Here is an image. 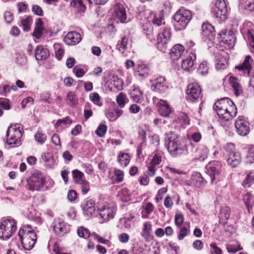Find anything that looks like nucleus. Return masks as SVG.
Here are the masks:
<instances>
[{"label":"nucleus","instance_id":"1","mask_svg":"<svg viewBox=\"0 0 254 254\" xmlns=\"http://www.w3.org/2000/svg\"><path fill=\"white\" fill-rule=\"evenodd\" d=\"M165 145L168 151L173 157L188 154V147L179 135L173 131H169L165 134Z\"/></svg>","mask_w":254,"mask_h":254},{"label":"nucleus","instance_id":"2","mask_svg":"<svg viewBox=\"0 0 254 254\" xmlns=\"http://www.w3.org/2000/svg\"><path fill=\"white\" fill-rule=\"evenodd\" d=\"M153 24L157 26H161L157 38V48L162 52H165L167 44L171 37L170 28L165 25V22L162 13L155 15L153 20Z\"/></svg>","mask_w":254,"mask_h":254},{"label":"nucleus","instance_id":"3","mask_svg":"<svg viewBox=\"0 0 254 254\" xmlns=\"http://www.w3.org/2000/svg\"><path fill=\"white\" fill-rule=\"evenodd\" d=\"M214 110L219 118L224 121H229L235 117L237 109L234 102L228 98H222L215 103Z\"/></svg>","mask_w":254,"mask_h":254},{"label":"nucleus","instance_id":"4","mask_svg":"<svg viewBox=\"0 0 254 254\" xmlns=\"http://www.w3.org/2000/svg\"><path fill=\"white\" fill-rule=\"evenodd\" d=\"M18 236L24 249L30 250L35 244L37 236L35 232L29 226H24L18 232Z\"/></svg>","mask_w":254,"mask_h":254},{"label":"nucleus","instance_id":"5","mask_svg":"<svg viewBox=\"0 0 254 254\" xmlns=\"http://www.w3.org/2000/svg\"><path fill=\"white\" fill-rule=\"evenodd\" d=\"M226 0H214L211 3V11L219 21H224L228 15L230 8Z\"/></svg>","mask_w":254,"mask_h":254},{"label":"nucleus","instance_id":"6","mask_svg":"<svg viewBox=\"0 0 254 254\" xmlns=\"http://www.w3.org/2000/svg\"><path fill=\"white\" fill-rule=\"evenodd\" d=\"M17 230L16 221L10 217L0 220V238L9 239Z\"/></svg>","mask_w":254,"mask_h":254},{"label":"nucleus","instance_id":"7","mask_svg":"<svg viewBox=\"0 0 254 254\" xmlns=\"http://www.w3.org/2000/svg\"><path fill=\"white\" fill-rule=\"evenodd\" d=\"M192 17V14L189 10L181 8L174 15V26L178 30L184 29Z\"/></svg>","mask_w":254,"mask_h":254},{"label":"nucleus","instance_id":"8","mask_svg":"<svg viewBox=\"0 0 254 254\" xmlns=\"http://www.w3.org/2000/svg\"><path fill=\"white\" fill-rule=\"evenodd\" d=\"M227 154L226 156L228 165L232 168L238 166L242 161L241 153L235 149L233 143H228L224 147Z\"/></svg>","mask_w":254,"mask_h":254},{"label":"nucleus","instance_id":"9","mask_svg":"<svg viewBox=\"0 0 254 254\" xmlns=\"http://www.w3.org/2000/svg\"><path fill=\"white\" fill-rule=\"evenodd\" d=\"M22 135L21 130L19 125L14 126H10L7 130L6 132V142L9 145L19 146L21 144L20 139Z\"/></svg>","mask_w":254,"mask_h":254},{"label":"nucleus","instance_id":"10","mask_svg":"<svg viewBox=\"0 0 254 254\" xmlns=\"http://www.w3.org/2000/svg\"><path fill=\"white\" fill-rule=\"evenodd\" d=\"M206 173L211 178V184H213L216 177L221 173L222 170V164L217 161L210 162L206 166Z\"/></svg>","mask_w":254,"mask_h":254},{"label":"nucleus","instance_id":"11","mask_svg":"<svg viewBox=\"0 0 254 254\" xmlns=\"http://www.w3.org/2000/svg\"><path fill=\"white\" fill-rule=\"evenodd\" d=\"M45 178L41 173L35 172L28 180V185L31 190H39L45 184Z\"/></svg>","mask_w":254,"mask_h":254},{"label":"nucleus","instance_id":"12","mask_svg":"<svg viewBox=\"0 0 254 254\" xmlns=\"http://www.w3.org/2000/svg\"><path fill=\"white\" fill-rule=\"evenodd\" d=\"M186 98L191 102L197 101L201 97V90L197 83H192L188 86Z\"/></svg>","mask_w":254,"mask_h":254},{"label":"nucleus","instance_id":"13","mask_svg":"<svg viewBox=\"0 0 254 254\" xmlns=\"http://www.w3.org/2000/svg\"><path fill=\"white\" fill-rule=\"evenodd\" d=\"M151 82V89L153 91L162 94L168 89V85L164 77H158Z\"/></svg>","mask_w":254,"mask_h":254},{"label":"nucleus","instance_id":"14","mask_svg":"<svg viewBox=\"0 0 254 254\" xmlns=\"http://www.w3.org/2000/svg\"><path fill=\"white\" fill-rule=\"evenodd\" d=\"M235 128L238 133L242 136H245L250 132L249 122L244 117H239L235 121Z\"/></svg>","mask_w":254,"mask_h":254},{"label":"nucleus","instance_id":"15","mask_svg":"<svg viewBox=\"0 0 254 254\" xmlns=\"http://www.w3.org/2000/svg\"><path fill=\"white\" fill-rule=\"evenodd\" d=\"M254 65V61L251 56H246L243 63L236 67L239 71H242L244 75L248 76L252 69V66Z\"/></svg>","mask_w":254,"mask_h":254},{"label":"nucleus","instance_id":"16","mask_svg":"<svg viewBox=\"0 0 254 254\" xmlns=\"http://www.w3.org/2000/svg\"><path fill=\"white\" fill-rule=\"evenodd\" d=\"M53 227L55 233L60 236H63L69 231V226L60 219H55Z\"/></svg>","mask_w":254,"mask_h":254},{"label":"nucleus","instance_id":"17","mask_svg":"<svg viewBox=\"0 0 254 254\" xmlns=\"http://www.w3.org/2000/svg\"><path fill=\"white\" fill-rule=\"evenodd\" d=\"M114 15L121 23L126 21L127 14L124 5L121 3H116L114 6Z\"/></svg>","mask_w":254,"mask_h":254},{"label":"nucleus","instance_id":"18","mask_svg":"<svg viewBox=\"0 0 254 254\" xmlns=\"http://www.w3.org/2000/svg\"><path fill=\"white\" fill-rule=\"evenodd\" d=\"M81 40L80 34L76 31L68 32L64 37V41L68 45H75Z\"/></svg>","mask_w":254,"mask_h":254},{"label":"nucleus","instance_id":"19","mask_svg":"<svg viewBox=\"0 0 254 254\" xmlns=\"http://www.w3.org/2000/svg\"><path fill=\"white\" fill-rule=\"evenodd\" d=\"M84 214L89 217L93 214L95 210V203L92 199L84 200L81 205Z\"/></svg>","mask_w":254,"mask_h":254},{"label":"nucleus","instance_id":"20","mask_svg":"<svg viewBox=\"0 0 254 254\" xmlns=\"http://www.w3.org/2000/svg\"><path fill=\"white\" fill-rule=\"evenodd\" d=\"M99 215L105 220L108 221L114 217V210L112 207L103 205L98 208Z\"/></svg>","mask_w":254,"mask_h":254},{"label":"nucleus","instance_id":"21","mask_svg":"<svg viewBox=\"0 0 254 254\" xmlns=\"http://www.w3.org/2000/svg\"><path fill=\"white\" fill-rule=\"evenodd\" d=\"M190 54L186 59L183 60L182 63V67L187 71H190L194 69V61L196 59V54L190 51Z\"/></svg>","mask_w":254,"mask_h":254},{"label":"nucleus","instance_id":"22","mask_svg":"<svg viewBox=\"0 0 254 254\" xmlns=\"http://www.w3.org/2000/svg\"><path fill=\"white\" fill-rule=\"evenodd\" d=\"M227 31L226 30L222 31L220 32L219 36L221 39V42L224 44L228 45L229 48H231L234 46L235 42V37L231 34H226Z\"/></svg>","mask_w":254,"mask_h":254},{"label":"nucleus","instance_id":"23","mask_svg":"<svg viewBox=\"0 0 254 254\" xmlns=\"http://www.w3.org/2000/svg\"><path fill=\"white\" fill-rule=\"evenodd\" d=\"M192 183L199 188H203L206 184L207 181L203 178L199 172H194L191 175Z\"/></svg>","mask_w":254,"mask_h":254},{"label":"nucleus","instance_id":"24","mask_svg":"<svg viewBox=\"0 0 254 254\" xmlns=\"http://www.w3.org/2000/svg\"><path fill=\"white\" fill-rule=\"evenodd\" d=\"M49 56V52L42 46H38L35 51V57L37 61L46 59Z\"/></svg>","mask_w":254,"mask_h":254},{"label":"nucleus","instance_id":"25","mask_svg":"<svg viewBox=\"0 0 254 254\" xmlns=\"http://www.w3.org/2000/svg\"><path fill=\"white\" fill-rule=\"evenodd\" d=\"M159 113L163 117H168L172 112L169 105L166 101L160 100L158 102Z\"/></svg>","mask_w":254,"mask_h":254},{"label":"nucleus","instance_id":"26","mask_svg":"<svg viewBox=\"0 0 254 254\" xmlns=\"http://www.w3.org/2000/svg\"><path fill=\"white\" fill-rule=\"evenodd\" d=\"M184 47L181 44L175 45L171 50L170 56L174 60H178L184 52Z\"/></svg>","mask_w":254,"mask_h":254},{"label":"nucleus","instance_id":"27","mask_svg":"<svg viewBox=\"0 0 254 254\" xmlns=\"http://www.w3.org/2000/svg\"><path fill=\"white\" fill-rule=\"evenodd\" d=\"M135 72L139 76L145 77L149 72L148 68L142 62H138L135 66Z\"/></svg>","mask_w":254,"mask_h":254},{"label":"nucleus","instance_id":"28","mask_svg":"<svg viewBox=\"0 0 254 254\" xmlns=\"http://www.w3.org/2000/svg\"><path fill=\"white\" fill-rule=\"evenodd\" d=\"M123 113L122 110L118 109V107H115L113 110H110L106 114V116L109 119L110 122L115 121Z\"/></svg>","mask_w":254,"mask_h":254},{"label":"nucleus","instance_id":"29","mask_svg":"<svg viewBox=\"0 0 254 254\" xmlns=\"http://www.w3.org/2000/svg\"><path fill=\"white\" fill-rule=\"evenodd\" d=\"M196 153V159L203 161L207 157L208 149L205 146L201 145L197 149Z\"/></svg>","mask_w":254,"mask_h":254},{"label":"nucleus","instance_id":"30","mask_svg":"<svg viewBox=\"0 0 254 254\" xmlns=\"http://www.w3.org/2000/svg\"><path fill=\"white\" fill-rule=\"evenodd\" d=\"M239 6L242 9L254 11V0H239Z\"/></svg>","mask_w":254,"mask_h":254},{"label":"nucleus","instance_id":"31","mask_svg":"<svg viewBox=\"0 0 254 254\" xmlns=\"http://www.w3.org/2000/svg\"><path fill=\"white\" fill-rule=\"evenodd\" d=\"M130 97L133 100L137 103L140 102L143 100L142 92L137 87H134L130 93Z\"/></svg>","mask_w":254,"mask_h":254},{"label":"nucleus","instance_id":"32","mask_svg":"<svg viewBox=\"0 0 254 254\" xmlns=\"http://www.w3.org/2000/svg\"><path fill=\"white\" fill-rule=\"evenodd\" d=\"M130 46V42L128 38L126 36L123 37L121 41H119L118 44L117 45V49L120 51H123V53L124 50H126L128 49V46Z\"/></svg>","mask_w":254,"mask_h":254},{"label":"nucleus","instance_id":"33","mask_svg":"<svg viewBox=\"0 0 254 254\" xmlns=\"http://www.w3.org/2000/svg\"><path fill=\"white\" fill-rule=\"evenodd\" d=\"M254 183V171L249 172L243 182L242 185L244 188H249Z\"/></svg>","mask_w":254,"mask_h":254},{"label":"nucleus","instance_id":"34","mask_svg":"<svg viewBox=\"0 0 254 254\" xmlns=\"http://www.w3.org/2000/svg\"><path fill=\"white\" fill-rule=\"evenodd\" d=\"M229 82L231 86L235 90V95L236 96L239 95L242 90L241 87L238 82V79L234 77H230L229 78Z\"/></svg>","mask_w":254,"mask_h":254},{"label":"nucleus","instance_id":"35","mask_svg":"<svg viewBox=\"0 0 254 254\" xmlns=\"http://www.w3.org/2000/svg\"><path fill=\"white\" fill-rule=\"evenodd\" d=\"M154 206L151 202H148L141 211V216L143 218H147L154 210Z\"/></svg>","mask_w":254,"mask_h":254},{"label":"nucleus","instance_id":"36","mask_svg":"<svg viewBox=\"0 0 254 254\" xmlns=\"http://www.w3.org/2000/svg\"><path fill=\"white\" fill-rule=\"evenodd\" d=\"M202 34L207 37H209L212 35L213 33L214 32V28L212 25L209 23H204L202 25Z\"/></svg>","mask_w":254,"mask_h":254},{"label":"nucleus","instance_id":"37","mask_svg":"<svg viewBox=\"0 0 254 254\" xmlns=\"http://www.w3.org/2000/svg\"><path fill=\"white\" fill-rule=\"evenodd\" d=\"M66 103L70 107L74 106L77 104V99L73 92H69L67 94Z\"/></svg>","mask_w":254,"mask_h":254},{"label":"nucleus","instance_id":"38","mask_svg":"<svg viewBox=\"0 0 254 254\" xmlns=\"http://www.w3.org/2000/svg\"><path fill=\"white\" fill-rule=\"evenodd\" d=\"M230 208L228 206H225L222 207L220 212V219L224 221L227 220L230 217Z\"/></svg>","mask_w":254,"mask_h":254},{"label":"nucleus","instance_id":"39","mask_svg":"<svg viewBox=\"0 0 254 254\" xmlns=\"http://www.w3.org/2000/svg\"><path fill=\"white\" fill-rule=\"evenodd\" d=\"M70 5L79 12H84L86 9L85 5L81 0H73L71 1Z\"/></svg>","mask_w":254,"mask_h":254},{"label":"nucleus","instance_id":"40","mask_svg":"<svg viewBox=\"0 0 254 254\" xmlns=\"http://www.w3.org/2000/svg\"><path fill=\"white\" fill-rule=\"evenodd\" d=\"M118 161L122 166H127L130 161V157L128 154L122 153L118 156Z\"/></svg>","mask_w":254,"mask_h":254},{"label":"nucleus","instance_id":"41","mask_svg":"<svg viewBox=\"0 0 254 254\" xmlns=\"http://www.w3.org/2000/svg\"><path fill=\"white\" fill-rule=\"evenodd\" d=\"M20 26H22L24 31L28 32L30 30V26L32 24V19L30 17H27L20 21Z\"/></svg>","mask_w":254,"mask_h":254},{"label":"nucleus","instance_id":"42","mask_svg":"<svg viewBox=\"0 0 254 254\" xmlns=\"http://www.w3.org/2000/svg\"><path fill=\"white\" fill-rule=\"evenodd\" d=\"M226 248L229 253H235L242 249L241 246L237 242H233L228 244Z\"/></svg>","mask_w":254,"mask_h":254},{"label":"nucleus","instance_id":"43","mask_svg":"<svg viewBox=\"0 0 254 254\" xmlns=\"http://www.w3.org/2000/svg\"><path fill=\"white\" fill-rule=\"evenodd\" d=\"M77 184L80 185L82 192L83 194H86L90 190V185L88 182L84 180H80L77 182Z\"/></svg>","mask_w":254,"mask_h":254},{"label":"nucleus","instance_id":"44","mask_svg":"<svg viewBox=\"0 0 254 254\" xmlns=\"http://www.w3.org/2000/svg\"><path fill=\"white\" fill-rule=\"evenodd\" d=\"M228 65V62L224 56H221L216 64V67L218 69H223L226 68Z\"/></svg>","mask_w":254,"mask_h":254},{"label":"nucleus","instance_id":"45","mask_svg":"<svg viewBox=\"0 0 254 254\" xmlns=\"http://www.w3.org/2000/svg\"><path fill=\"white\" fill-rule=\"evenodd\" d=\"M53 47L55 51L56 58L59 60H61L63 57L64 52V50L63 49L62 45L58 43H55L54 44Z\"/></svg>","mask_w":254,"mask_h":254},{"label":"nucleus","instance_id":"46","mask_svg":"<svg viewBox=\"0 0 254 254\" xmlns=\"http://www.w3.org/2000/svg\"><path fill=\"white\" fill-rule=\"evenodd\" d=\"M243 200L246 207L248 210H249L250 208L253 206L254 202L253 196L251 194L248 193L244 195Z\"/></svg>","mask_w":254,"mask_h":254},{"label":"nucleus","instance_id":"47","mask_svg":"<svg viewBox=\"0 0 254 254\" xmlns=\"http://www.w3.org/2000/svg\"><path fill=\"white\" fill-rule=\"evenodd\" d=\"M209 65L207 62L203 61L199 65L198 72L202 75H206L208 72Z\"/></svg>","mask_w":254,"mask_h":254},{"label":"nucleus","instance_id":"48","mask_svg":"<svg viewBox=\"0 0 254 254\" xmlns=\"http://www.w3.org/2000/svg\"><path fill=\"white\" fill-rule=\"evenodd\" d=\"M178 120L182 126H185L190 124V119L188 115L184 112L180 113L178 116Z\"/></svg>","mask_w":254,"mask_h":254},{"label":"nucleus","instance_id":"49","mask_svg":"<svg viewBox=\"0 0 254 254\" xmlns=\"http://www.w3.org/2000/svg\"><path fill=\"white\" fill-rule=\"evenodd\" d=\"M89 99L95 105L98 106L102 105V103L101 101V98L98 93L96 92L91 93L89 95Z\"/></svg>","mask_w":254,"mask_h":254},{"label":"nucleus","instance_id":"50","mask_svg":"<svg viewBox=\"0 0 254 254\" xmlns=\"http://www.w3.org/2000/svg\"><path fill=\"white\" fill-rule=\"evenodd\" d=\"M77 234L80 237L84 239L88 238L90 235L89 230L83 227H80L78 229Z\"/></svg>","mask_w":254,"mask_h":254},{"label":"nucleus","instance_id":"51","mask_svg":"<svg viewBox=\"0 0 254 254\" xmlns=\"http://www.w3.org/2000/svg\"><path fill=\"white\" fill-rule=\"evenodd\" d=\"M34 136L36 140L41 144L43 143L47 139L46 134L41 130H38Z\"/></svg>","mask_w":254,"mask_h":254},{"label":"nucleus","instance_id":"52","mask_svg":"<svg viewBox=\"0 0 254 254\" xmlns=\"http://www.w3.org/2000/svg\"><path fill=\"white\" fill-rule=\"evenodd\" d=\"M126 97V95L123 92L120 93L117 96L116 101L119 107L121 108H124L125 106Z\"/></svg>","mask_w":254,"mask_h":254},{"label":"nucleus","instance_id":"53","mask_svg":"<svg viewBox=\"0 0 254 254\" xmlns=\"http://www.w3.org/2000/svg\"><path fill=\"white\" fill-rule=\"evenodd\" d=\"M93 115V112L91 110V105L89 103H86L84 106V117L85 120H88Z\"/></svg>","mask_w":254,"mask_h":254},{"label":"nucleus","instance_id":"54","mask_svg":"<svg viewBox=\"0 0 254 254\" xmlns=\"http://www.w3.org/2000/svg\"><path fill=\"white\" fill-rule=\"evenodd\" d=\"M161 159L162 153L160 152H157L155 153L150 163L157 166L161 162Z\"/></svg>","mask_w":254,"mask_h":254},{"label":"nucleus","instance_id":"55","mask_svg":"<svg viewBox=\"0 0 254 254\" xmlns=\"http://www.w3.org/2000/svg\"><path fill=\"white\" fill-rule=\"evenodd\" d=\"M107 127L106 125H101L96 130V133L99 137H103L107 131Z\"/></svg>","mask_w":254,"mask_h":254},{"label":"nucleus","instance_id":"56","mask_svg":"<svg viewBox=\"0 0 254 254\" xmlns=\"http://www.w3.org/2000/svg\"><path fill=\"white\" fill-rule=\"evenodd\" d=\"M247 162L253 163L254 162V146L249 148L247 155Z\"/></svg>","mask_w":254,"mask_h":254},{"label":"nucleus","instance_id":"57","mask_svg":"<svg viewBox=\"0 0 254 254\" xmlns=\"http://www.w3.org/2000/svg\"><path fill=\"white\" fill-rule=\"evenodd\" d=\"M151 230V224L148 222L144 223L143 224V232L142 234V236L143 237H146V236H149Z\"/></svg>","mask_w":254,"mask_h":254},{"label":"nucleus","instance_id":"58","mask_svg":"<svg viewBox=\"0 0 254 254\" xmlns=\"http://www.w3.org/2000/svg\"><path fill=\"white\" fill-rule=\"evenodd\" d=\"M72 173L73 179L76 183H77V182L79 180H83L82 177H83L84 174L82 172L79 171V170H74L72 171Z\"/></svg>","mask_w":254,"mask_h":254},{"label":"nucleus","instance_id":"59","mask_svg":"<svg viewBox=\"0 0 254 254\" xmlns=\"http://www.w3.org/2000/svg\"><path fill=\"white\" fill-rule=\"evenodd\" d=\"M188 229L185 227H182L179 232L178 238L179 240H183L188 234Z\"/></svg>","mask_w":254,"mask_h":254},{"label":"nucleus","instance_id":"60","mask_svg":"<svg viewBox=\"0 0 254 254\" xmlns=\"http://www.w3.org/2000/svg\"><path fill=\"white\" fill-rule=\"evenodd\" d=\"M91 236H93L95 239L97 240L98 243H102L103 244H108L110 243V241L108 240H105L100 235L96 234L95 232H93L91 234Z\"/></svg>","mask_w":254,"mask_h":254},{"label":"nucleus","instance_id":"61","mask_svg":"<svg viewBox=\"0 0 254 254\" xmlns=\"http://www.w3.org/2000/svg\"><path fill=\"white\" fill-rule=\"evenodd\" d=\"M0 106L5 110H9L10 109L9 100L6 98H0Z\"/></svg>","mask_w":254,"mask_h":254},{"label":"nucleus","instance_id":"62","mask_svg":"<svg viewBox=\"0 0 254 254\" xmlns=\"http://www.w3.org/2000/svg\"><path fill=\"white\" fill-rule=\"evenodd\" d=\"M33 13L38 16H43V11L41 7L38 5H33L32 8Z\"/></svg>","mask_w":254,"mask_h":254},{"label":"nucleus","instance_id":"63","mask_svg":"<svg viewBox=\"0 0 254 254\" xmlns=\"http://www.w3.org/2000/svg\"><path fill=\"white\" fill-rule=\"evenodd\" d=\"M248 36L249 44L251 48V51L252 53H254V36L252 34L251 31H249L248 32Z\"/></svg>","mask_w":254,"mask_h":254},{"label":"nucleus","instance_id":"64","mask_svg":"<svg viewBox=\"0 0 254 254\" xmlns=\"http://www.w3.org/2000/svg\"><path fill=\"white\" fill-rule=\"evenodd\" d=\"M211 248V254H222V250L218 247L215 244H211L210 245Z\"/></svg>","mask_w":254,"mask_h":254}]
</instances>
